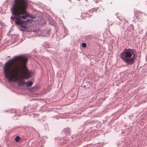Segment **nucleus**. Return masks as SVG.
I'll use <instances>...</instances> for the list:
<instances>
[{
    "label": "nucleus",
    "mask_w": 147,
    "mask_h": 147,
    "mask_svg": "<svg viewBox=\"0 0 147 147\" xmlns=\"http://www.w3.org/2000/svg\"><path fill=\"white\" fill-rule=\"evenodd\" d=\"M27 61V57L20 55L16 57L5 64L3 67L5 74L9 81L18 80L19 86L25 84L23 79H27L31 76V72L26 67Z\"/></svg>",
    "instance_id": "nucleus-1"
},
{
    "label": "nucleus",
    "mask_w": 147,
    "mask_h": 147,
    "mask_svg": "<svg viewBox=\"0 0 147 147\" xmlns=\"http://www.w3.org/2000/svg\"><path fill=\"white\" fill-rule=\"evenodd\" d=\"M11 8L12 15L14 16H11V19L15 20L16 24L18 25H20V27L24 29L27 28V26L23 25L26 24L27 22L30 21V19H27V20L24 21L29 15L26 12V9L28 5L26 1L25 0H15Z\"/></svg>",
    "instance_id": "nucleus-2"
},
{
    "label": "nucleus",
    "mask_w": 147,
    "mask_h": 147,
    "mask_svg": "<svg viewBox=\"0 0 147 147\" xmlns=\"http://www.w3.org/2000/svg\"><path fill=\"white\" fill-rule=\"evenodd\" d=\"M135 51L134 49H124L120 54V57L127 65H132L135 62Z\"/></svg>",
    "instance_id": "nucleus-3"
},
{
    "label": "nucleus",
    "mask_w": 147,
    "mask_h": 147,
    "mask_svg": "<svg viewBox=\"0 0 147 147\" xmlns=\"http://www.w3.org/2000/svg\"><path fill=\"white\" fill-rule=\"evenodd\" d=\"M143 13H142V11H140L138 10H136L135 11V16H136V17H139L140 16L141 17Z\"/></svg>",
    "instance_id": "nucleus-4"
},
{
    "label": "nucleus",
    "mask_w": 147,
    "mask_h": 147,
    "mask_svg": "<svg viewBox=\"0 0 147 147\" xmlns=\"http://www.w3.org/2000/svg\"><path fill=\"white\" fill-rule=\"evenodd\" d=\"M39 87L38 86H35L32 87V88L30 90L31 92H36L39 88Z\"/></svg>",
    "instance_id": "nucleus-5"
},
{
    "label": "nucleus",
    "mask_w": 147,
    "mask_h": 147,
    "mask_svg": "<svg viewBox=\"0 0 147 147\" xmlns=\"http://www.w3.org/2000/svg\"><path fill=\"white\" fill-rule=\"evenodd\" d=\"M32 84V81H30L27 82L26 83V86L27 87H29L31 86Z\"/></svg>",
    "instance_id": "nucleus-6"
},
{
    "label": "nucleus",
    "mask_w": 147,
    "mask_h": 147,
    "mask_svg": "<svg viewBox=\"0 0 147 147\" xmlns=\"http://www.w3.org/2000/svg\"><path fill=\"white\" fill-rule=\"evenodd\" d=\"M20 137L19 136H17L15 139V141L17 142H18L20 140Z\"/></svg>",
    "instance_id": "nucleus-7"
},
{
    "label": "nucleus",
    "mask_w": 147,
    "mask_h": 147,
    "mask_svg": "<svg viewBox=\"0 0 147 147\" xmlns=\"http://www.w3.org/2000/svg\"><path fill=\"white\" fill-rule=\"evenodd\" d=\"M82 46L83 47H85L86 46V44L84 43H83L82 44Z\"/></svg>",
    "instance_id": "nucleus-8"
},
{
    "label": "nucleus",
    "mask_w": 147,
    "mask_h": 147,
    "mask_svg": "<svg viewBox=\"0 0 147 147\" xmlns=\"http://www.w3.org/2000/svg\"><path fill=\"white\" fill-rule=\"evenodd\" d=\"M20 30H22V31H23V30H22V29H21Z\"/></svg>",
    "instance_id": "nucleus-9"
}]
</instances>
